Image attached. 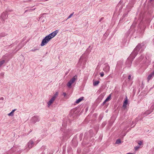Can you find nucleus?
<instances>
[{
    "mask_svg": "<svg viewBox=\"0 0 154 154\" xmlns=\"http://www.w3.org/2000/svg\"><path fill=\"white\" fill-rule=\"evenodd\" d=\"M58 30H57L46 36L42 40L41 45L43 46L47 44L52 38L54 37L58 33Z\"/></svg>",
    "mask_w": 154,
    "mask_h": 154,
    "instance_id": "f257e3e1",
    "label": "nucleus"
},
{
    "mask_svg": "<svg viewBox=\"0 0 154 154\" xmlns=\"http://www.w3.org/2000/svg\"><path fill=\"white\" fill-rule=\"evenodd\" d=\"M141 48L140 45H138L134 50V51L132 52L131 54L130 55V57H131L133 56V58H134L137 55L138 51L140 50Z\"/></svg>",
    "mask_w": 154,
    "mask_h": 154,
    "instance_id": "f03ea898",
    "label": "nucleus"
},
{
    "mask_svg": "<svg viewBox=\"0 0 154 154\" xmlns=\"http://www.w3.org/2000/svg\"><path fill=\"white\" fill-rule=\"evenodd\" d=\"M77 79V75L74 76L71 79L67 84V86L69 88H71L72 85L76 81Z\"/></svg>",
    "mask_w": 154,
    "mask_h": 154,
    "instance_id": "7ed1b4c3",
    "label": "nucleus"
},
{
    "mask_svg": "<svg viewBox=\"0 0 154 154\" xmlns=\"http://www.w3.org/2000/svg\"><path fill=\"white\" fill-rule=\"evenodd\" d=\"M110 69V67L107 64H105L104 65V66L103 68V70L106 72H109Z\"/></svg>",
    "mask_w": 154,
    "mask_h": 154,
    "instance_id": "20e7f679",
    "label": "nucleus"
},
{
    "mask_svg": "<svg viewBox=\"0 0 154 154\" xmlns=\"http://www.w3.org/2000/svg\"><path fill=\"white\" fill-rule=\"evenodd\" d=\"M34 145L33 141L32 140H30L28 143L27 145V147L29 149L31 148Z\"/></svg>",
    "mask_w": 154,
    "mask_h": 154,
    "instance_id": "39448f33",
    "label": "nucleus"
},
{
    "mask_svg": "<svg viewBox=\"0 0 154 154\" xmlns=\"http://www.w3.org/2000/svg\"><path fill=\"white\" fill-rule=\"evenodd\" d=\"M55 100L52 98L47 103L48 106L49 107L53 103Z\"/></svg>",
    "mask_w": 154,
    "mask_h": 154,
    "instance_id": "423d86ee",
    "label": "nucleus"
},
{
    "mask_svg": "<svg viewBox=\"0 0 154 154\" xmlns=\"http://www.w3.org/2000/svg\"><path fill=\"white\" fill-rule=\"evenodd\" d=\"M128 104V100L127 97L126 98L125 100L123 105V106L125 108L127 106V105Z\"/></svg>",
    "mask_w": 154,
    "mask_h": 154,
    "instance_id": "0eeeda50",
    "label": "nucleus"
},
{
    "mask_svg": "<svg viewBox=\"0 0 154 154\" xmlns=\"http://www.w3.org/2000/svg\"><path fill=\"white\" fill-rule=\"evenodd\" d=\"M83 98H84L83 97H81L80 98H79V99H78L76 100L75 102V103H79V102H80L81 101H82L83 99Z\"/></svg>",
    "mask_w": 154,
    "mask_h": 154,
    "instance_id": "6e6552de",
    "label": "nucleus"
},
{
    "mask_svg": "<svg viewBox=\"0 0 154 154\" xmlns=\"http://www.w3.org/2000/svg\"><path fill=\"white\" fill-rule=\"evenodd\" d=\"M59 94V93L58 92H56L55 94L54 95L52 98L54 99L55 100L57 98V97L58 96Z\"/></svg>",
    "mask_w": 154,
    "mask_h": 154,
    "instance_id": "1a4fd4ad",
    "label": "nucleus"
},
{
    "mask_svg": "<svg viewBox=\"0 0 154 154\" xmlns=\"http://www.w3.org/2000/svg\"><path fill=\"white\" fill-rule=\"evenodd\" d=\"M6 16V13L5 12H3L1 14V17L2 19L5 18Z\"/></svg>",
    "mask_w": 154,
    "mask_h": 154,
    "instance_id": "9d476101",
    "label": "nucleus"
},
{
    "mask_svg": "<svg viewBox=\"0 0 154 154\" xmlns=\"http://www.w3.org/2000/svg\"><path fill=\"white\" fill-rule=\"evenodd\" d=\"M154 76L152 74V73H151L148 76V77H147V80H148V81L149 82V80L151 79L152 78V77L153 76Z\"/></svg>",
    "mask_w": 154,
    "mask_h": 154,
    "instance_id": "9b49d317",
    "label": "nucleus"
},
{
    "mask_svg": "<svg viewBox=\"0 0 154 154\" xmlns=\"http://www.w3.org/2000/svg\"><path fill=\"white\" fill-rule=\"evenodd\" d=\"M99 83L100 82L99 81H95L93 82V85L94 86H97L99 84Z\"/></svg>",
    "mask_w": 154,
    "mask_h": 154,
    "instance_id": "f8f14e48",
    "label": "nucleus"
},
{
    "mask_svg": "<svg viewBox=\"0 0 154 154\" xmlns=\"http://www.w3.org/2000/svg\"><path fill=\"white\" fill-rule=\"evenodd\" d=\"M33 120H35V119L36 120V122L38 121L39 120V119L38 117L37 116H34V117L33 118Z\"/></svg>",
    "mask_w": 154,
    "mask_h": 154,
    "instance_id": "ddd939ff",
    "label": "nucleus"
},
{
    "mask_svg": "<svg viewBox=\"0 0 154 154\" xmlns=\"http://www.w3.org/2000/svg\"><path fill=\"white\" fill-rule=\"evenodd\" d=\"M5 60H4L0 61V67H1L3 64L5 63Z\"/></svg>",
    "mask_w": 154,
    "mask_h": 154,
    "instance_id": "4468645a",
    "label": "nucleus"
},
{
    "mask_svg": "<svg viewBox=\"0 0 154 154\" xmlns=\"http://www.w3.org/2000/svg\"><path fill=\"white\" fill-rule=\"evenodd\" d=\"M121 143V140L120 139H117L116 142V143L117 144H119Z\"/></svg>",
    "mask_w": 154,
    "mask_h": 154,
    "instance_id": "2eb2a0df",
    "label": "nucleus"
},
{
    "mask_svg": "<svg viewBox=\"0 0 154 154\" xmlns=\"http://www.w3.org/2000/svg\"><path fill=\"white\" fill-rule=\"evenodd\" d=\"M14 113L13 112H11L10 113L8 114V115L9 116H14Z\"/></svg>",
    "mask_w": 154,
    "mask_h": 154,
    "instance_id": "dca6fc26",
    "label": "nucleus"
},
{
    "mask_svg": "<svg viewBox=\"0 0 154 154\" xmlns=\"http://www.w3.org/2000/svg\"><path fill=\"white\" fill-rule=\"evenodd\" d=\"M110 98V95L108 96L105 100V102L109 100Z\"/></svg>",
    "mask_w": 154,
    "mask_h": 154,
    "instance_id": "f3484780",
    "label": "nucleus"
},
{
    "mask_svg": "<svg viewBox=\"0 0 154 154\" xmlns=\"http://www.w3.org/2000/svg\"><path fill=\"white\" fill-rule=\"evenodd\" d=\"M140 148L139 146H136L134 147V149L135 151L137 150Z\"/></svg>",
    "mask_w": 154,
    "mask_h": 154,
    "instance_id": "a211bd4d",
    "label": "nucleus"
},
{
    "mask_svg": "<svg viewBox=\"0 0 154 154\" xmlns=\"http://www.w3.org/2000/svg\"><path fill=\"white\" fill-rule=\"evenodd\" d=\"M73 13L71 14L67 18V19H69L73 15Z\"/></svg>",
    "mask_w": 154,
    "mask_h": 154,
    "instance_id": "6ab92c4d",
    "label": "nucleus"
},
{
    "mask_svg": "<svg viewBox=\"0 0 154 154\" xmlns=\"http://www.w3.org/2000/svg\"><path fill=\"white\" fill-rule=\"evenodd\" d=\"M100 74L101 77H103L104 75V73L103 72H101L100 73Z\"/></svg>",
    "mask_w": 154,
    "mask_h": 154,
    "instance_id": "aec40b11",
    "label": "nucleus"
},
{
    "mask_svg": "<svg viewBox=\"0 0 154 154\" xmlns=\"http://www.w3.org/2000/svg\"><path fill=\"white\" fill-rule=\"evenodd\" d=\"M138 143L139 145V146H140L142 144V142L141 141H139L138 142Z\"/></svg>",
    "mask_w": 154,
    "mask_h": 154,
    "instance_id": "412c9836",
    "label": "nucleus"
},
{
    "mask_svg": "<svg viewBox=\"0 0 154 154\" xmlns=\"http://www.w3.org/2000/svg\"><path fill=\"white\" fill-rule=\"evenodd\" d=\"M38 50V49H32L31 50V51H35Z\"/></svg>",
    "mask_w": 154,
    "mask_h": 154,
    "instance_id": "4be33fe9",
    "label": "nucleus"
},
{
    "mask_svg": "<svg viewBox=\"0 0 154 154\" xmlns=\"http://www.w3.org/2000/svg\"><path fill=\"white\" fill-rule=\"evenodd\" d=\"M63 95L64 96V97H65L66 95V94L65 93H63Z\"/></svg>",
    "mask_w": 154,
    "mask_h": 154,
    "instance_id": "5701e85b",
    "label": "nucleus"
},
{
    "mask_svg": "<svg viewBox=\"0 0 154 154\" xmlns=\"http://www.w3.org/2000/svg\"><path fill=\"white\" fill-rule=\"evenodd\" d=\"M131 75H129L128 77V79H131Z\"/></svg>",
    "mask_w": 154,
    "mask_h": 154,
    "instance_id": "b1692460",
    "label": "nucleus"
},
{
    "mask_svg": "<svg viewBox=\"0 0 154 154\" xmlns=\"http://www.w3.org/2000/svg\"><path fill=\"white\" fill-rule=\"evenodd\" d=\"M4 98L3 97H1L0 98V100H4Z\"/></svg>",
    "mask_w": 154,
    "mask_h": 154,
    "instance_id": "393cba45",
    "label": "nucleus"
},
{
    "mask_svg": "<svg viewBox=\"0 0 154 154\" xmlns=\"http://www.w3.org/2000/svg\"><path fill=\"white\" fill-rule=\"evenodd\" d=\"M16 110V109H14L13 110H12V111L11 112H13L14 113V112Z\"/></svg>",
    "mask_w": 154,
    "mask_h": 154,
    "instance_id": "a878e982",
    "label": "nucleus"
},
{
    "mask_svg": "<svg viewBox=\"0 0 154 154\" xmlns=\"http://www.w3.org/2000/svg\"><path fill=\"white\" fill-rule=\"evenodd\" d=\"M153 76H154V71L151 73Z\"/></svg>",
    "mask_w": 154,
    "mask_h": 154,
    "instance_id": "bb28decb",
    "label": "nucleus"
},
{
    "mask_svg": "<svg viewBox=\"0 0 154 154\" xmlns=\"http://www.w3.org/2000/svg\"><path fill=\"white\" fill-rule=\"evenodd\" d=\"M126 154H132V153H127Z\"/></svg>",
    "mask_w": 154,
    "mask_h": 154,
    "instance_id": "cd10ccee",
    "label": "nucleus"
},
{
    "mask_svg": "<svg viewBox=\"0 0 154 154\" xmlns=\"http://www.w3.org/2000/svg\"><path fill=\"white\" fill-rule=\"evenodd\" d=\"M106 102H105V100L103 102V104H104V103H105Z\"/></svg>",
    "mask_w": 154,
    "mask_h": 154,
    "instance_id": "c85d7f7f",
    "label": "nucleus"
},
{
    "mask_svg": "<svg viewBox=\"0 0 154 154\" xmlns=\"http://www.w3.org/2000/svg\"><path fill=\"white\" fill-rule=\"evenodd\" d=\"M35 9V8L34 9H33L32 10H34Z\"/></svg>",
    "mask_w": 154,
    "mask_h": 154,
    "instance_id": "c756f323",
    "label": "nucleus"
}]
</instances>
